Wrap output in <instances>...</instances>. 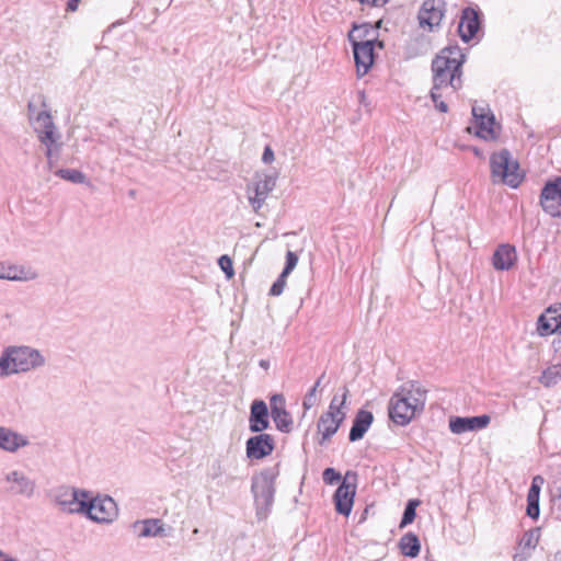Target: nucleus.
Instances as JSON below:
<instances>
[{
	"label": "nucleus",
	"instance_id": "obj_17",
	"mask_svg": "<svg viewBox=\"0 0 561 561\" xmlns=\"http://www.w3.org/2000/svg\"><path fill=\"white\" fill-rule=\"evenodd\" d=\"M271 416L278 431L289 433L293 428V419L285 407L283 394L275 393L270 399Z\"/></svg>",
	"mask_w": 561,
	"mask_h": 561
},
{
	"label": "nucleus",
	"instance_id": "obj_12",
	"mask_svg": "<svg viewBox=\"0 0 561 561\" xmlns=\"http://www.w3.org/2000/svg\"><path fill=\"white\" fill-rule=\"evenodd\" d=\"M539 204L551 217H561V176L545 183L541 188Z\"/></svg>",
	"mask_w": 561,
	"mask_h": 561
},
{
	"label": "nucleus",
	"instance_id": "obj_8",
	"mask_svg": "<svg viewBox=\"0 0 561 561\" xmlns=\"http://www.w3.org/2000/svg\"><path fill=\"white\" fill-rule=\"evenodd\" d=\"M89 491L60 485L53 490V500L59 508L68 514H81Z\"/></svg>",
	"mask_w": 561,
	"mask_h": 561
},
{
	"label": "nucleus",
	"instance_id": "obj_3",
	"mask_svg": "<svg viewBox=\"0 0 561 561\" xmlns=\"http://www.w3.org/2000/svg\"><path fill=\"white\" fill-rule=\"evenodd\" d=\"M425 402L426 391L417 382H405L390 399L389 416L396 424L404 426L423 411Z\"/></svg>",
	"mask_w": 561,
	"mask_h": 561
},
{
	"label": "nucleus",
	"instance_id": "obj_27",
	"mask_svg": "<svg viewBox=\"0 0 561 561\" xmlns=\"http://www.w3.org/2000/svg\"><path fill=\"white\" fill-rule=\"evenodd\" d=\"M543 482V479L539 476L535 477L531 481V485L528 490L527 494V510L526 513L531 518H538L540 510H539V495H540V484Z\"/></svg>",
	"mask_w": 561,
	"mask_h": 561
},
{
	"label": "nucleus",
	"instance_id": "obj_35",
	"mask_svg": "<svg viewBox=\"0 0 561 561\" xmlns=\"http://www.w3.org/2000/svg\"><path fill=\"white\" fill-rule=\"evenodd\" d=\"M218 264L222 272L226 274L227 278H231L234 274L232 261L228 255H221L218 260Z\"/></svg>",
	"mask_w": 561,
	"mask_h": 561
},
{
	"label": "nucleus",
	"instance_id": "obj_14",
	"mask_svg": "<svg viewBox=\"0 0 561 561\" xmlns=\"http://www.w3.org/2000/svg\"><path fill=\"white\" fill-rule=\"evenodd\" d=\"M446 12L445 0H425L419 11L420 26L428 31L439 26Z\"/></svg>",
	"mask_w": 561,
	"mask_h": 561
},
{
	"label": "nucleus",
	"instance_id": "obj_4",
	"mask_svg": "<svg viewBox=\"0 0 561 561\" xmlns=\"http://www.w3.org/2000/svg\"><path fill=\"white\" fill-rule=\"evenodd\" d=\"M491 176L494 183L517 188L524 180L519 163L507 149L494 152L490 157Z\"/></svg>",
	"mask_w": 561,
	"mask_h": 561
},
{
	"label": "nucleus",
	"instance_id": "obj_1",
	"mask_svg": "<svg viewBox=\"0 0 561 561\" xmlns=\"http://www.w3.org/2000/svg\"><path fill=\"white\" fill-rule=\"evenodd\" d=\"M466 56L458 46L443 48L432 61L433 87L431 98L433 102L443 98L444 90L451 93L462 85V65Z\"/></svg>",
	"mask_w": 561,
	"mask_h": 561
},
{
	"label": "nucleus",
	"instance_id": "obj_48",
	"mask_svg": "<svg viewBox=\"0 0 561 561\" xmlns=\"http://www.w3.org/2000/svg\"><path fill=\"white\" fill-rule=\"evenodd\" d=\"M260 366H261L262 368H264V369H267V368H268V366H270V363H268L267 360H265V359H261V360H260Z\"/></svg>",
	"mask_w": 561,
	"mask_h": 561
},
{
	"label": "nucleus",
	"instance_id": "obj_30",
	"mask_svg": "<svg viewBox=\"0 0 561 561\" xmlns=\"http://www.w3.org/2000/svg\"><path fill=\"white\" fill-rule=\"evenodd\" d=\"M561 380V365H552L545 369L539 378V381L545 387H552Z\"/></svg>",
	"mask_w": 561,
	"mask_h": 561
},
{
	"label": "nucleus",
	"instance_id": "obj_5",
	"mask_svg": "<svg viewBox=\"0 0 561 561\" xmlns=\"http://www.w3.org/2000/svg\"><path fill=\"white\" fill-rule=\"evenodd\" d=\"M276 473L272 469L261 471L252 478V493L259 518H265L274 502Z\"/></svg>",
	"mask_w": 561,
	"mask_h": 561
},
{
	"label": "nucleus",
	"instance_id": "obj_10",
	"mask_svg": "<svg viewBox=\"0 0 561 561\" xmlns=\"http://www.w3.org/2000/svg\"><path fill=\"white\" fill-rule=\"evenodd\" d=\"M27 110L30 123L41 142H51L53 138H60L48 111H36L32 103L28 104Z\"/></svg>",
	"mask_w": 561,
	"mask_h": 561
},
{
	"label": "nucleus",
	"instance_id": "obj_11",
	"mask_svg": "<svg viewBox=\"0 0 561 561\" xmlns=\"http://www.w3.org/2000/svg\"><path fill=\"white\" fill-rule=\"evenodd\" d=\"M356 478L355 472L347 471L333 495L335 510L341 515L348 516L352 512L356 493Z\"/></svg>",
	"mask_w": 561,
	"mask_h": 561
},
{
	"label": "nucleus",
	"instance_id": "obj_34",
	"mask_svg": "<svg viewBox=\"0 0 561 561\" xmlns=\"http://www.w3.org/2000/svg\"><path fill=\"white\" fill-rule=\"evenodd\" d=\"M298 263V255L293 251L286 253V265L283 270V276H288Z\"/></svg>",
	"mask_w": 561,
	"mask_h": 561
},
{
	"label": "nucleus",
	"instance_id": "obj_13",
	"mask_svg": "<svg viewBox=\"0 0 561 561\" xmlns=\"http://www.w3.org/2000/svg\"><path fill=\"white\" fill-rule=\"evenodd\" d=\"M472 116L473 119L467 130L484 140L493 139L495 137L493 129L494 116L489 112L486 113L484 107L478 105L472 106Z\"/></svg>",
	"mask_w": 561,
	"mask_h": 561
},
{
	"label": "nucleus",
	"instance_id": "obj_25",
	"mask_svg": "<svg viewBox=\"0 0 561 561\" xmlns=\"http://www.w3.org/2000/svg\"><path fill=\"white\" fill-rule=\"evenodd\" d=\"M517 260L516 250L511 244H501L492 256L493 267L497 271H508Z\"/></svg>",
	"mask_w": 561,
	"mask_h": 561
},
{
	"label": "nucleus",
	"instance_id": "obj_9",
	"mask_svg": "<svg viewBox=\"0 0 561 561\" xmlns=\"http://www.w3.org/2000/svg\"><path fill=\"white\" fill-rule=\"evenodd\" d=\"M2 482L5 492L13 496L31 499L36 492V481L19 469L5 472Z\"/></svg>",
	"mask_w": 561,
	"mask_h": 561
},
{
	"label": "nucleus",
	"instance_id": "obj_7",
	"mask_svg": "<svg viewBox=\"0 0 561 561\" xmlns=\"http://www.w3.org/2000/svg\"><path fill=\"white\" fill-rule=\"evenodd\" d=\"M81 514L95 523L110 524L117 517L118 508L111 496L92 497L89 492V497H85Z\"/></svg>",
	"mask_w": 561,
	"mask_h": 561
},
{
	"label": "nucleus",
	"instance_id": "obj_42",
	"mask_svg": "<svg viewBox=\"0 0 561 561\" xmlns=\"http://www.w3.org/2000/svg\"><path fill=\"white\" fill-rule=\"evenodd\" d=\"M551 503L552 510L558 514V517L561 518V493L553 495Z\"/></svg>",
	"mask_w": 561,
	"mask_h": 561
},
{
	"label": "nucleus",
	"instance_id": "obj_18",
	"mask_svg": "<svg viewBox=\"0 0 561 561\" xmlns=\"http://www.w3.org/2000/svg\"><path fill=\"white\" fill-rule=\"evenodd\" d=\"M274 438L270 434H263L250 437L245 443L247 457L250 459H262L271 455L274 450Z\"/></svg>",
	"mask_w": 561,
	"mask_h": 561
},
{
	"label": "nucleus",
	"instance_id": "obj_16",
	"mask_svg": "<svg viewBox=\"0 0 561 561\" xmlns=\"http://www.w3.org/2000/svg\"><path fill=\"white\" fill-rule=\"evenodd\" d=\"M491 422V417L486 414L477 416H451L449 419V430L454 434H463L485 428Z\"/></svg>",
	"mask_w": 561,
	"mask_h": 561
},
{
	"label": "nucleus",
	"instance_id": "obj_6",
	"mask_svg": "<svg viewBox=\"0 0 561 561\" xmlns=\"http://www.w3.org/2000/svg\"><path fill=\"white\" fill-rule=\"evenodd\" d=\"M364 27H353L348 33V41L353 47L354 60L358 77L365 76L374 64L375 39H363L359 33Z\"/></svg>",
	"mask_w": 561,
	"mask_h": 561
},
{
	"label": "nucleus",
	"instance_id": "obj_41",
	"mask_svg": "<svg viewBox=\"0 0 561 561\" xmlns=\"http://www.w3.org/2000/svg\"><path fill=\"white\" fill-rule=\"evenodd\" d=\"M274 159H275L274 151L272 150V148L270 146H266L264 148V151L262 154V161L266 164H270L274 161Z\"/></svg>",
	"mask_w": 561,
	"mask_h": 561
},
{
	"label": "nucleus",
	"instance_id": "obj_36",
	"mask_svg": "<svg viewBox=\"0 0 561 561\" xmlns=\"http://www.w3.org/2000/svg\"><path fill=\"white\" fill-rule=\"evenodd\" d=\"M323 481L327 484H335L341 480V474L334 468H327L322 473Z\"/></svg>",
	"mask_w": 561,
	"mask_h": 561
},
{
	"label": "nucleus",
	"instance_id": "obj_21",
	"mask_svg": "<svg viewBox=\"0 0 561 561\" xmlns=\"http://www.w3.org/2000/svg\"><path fill=\"white\" fill-rule=\"evenodd\" d=\"M480 25L479 11L470 7L463 9L458 25L460 38L468 43L477 35Z\"/></svg>",
	"mask_w": 561,
	"mask_h": 561
},
{
	"label": "nucleus",
	"instance_id": "obj_2",
	"mask_svg": "<svg viewBox=\"0 0 561 561\" xmlns=\"http://www.w3.org/2000/svg\"><path fill=\"white\" fill-rule=\"evenodd\" d=\"M46 355L31 345H9L0 354V378L24 375L43 369Z\"/></svg>",
	"mask_w": 561,
	"mask_h": 561
},
{
	"label": "nucleus",
	"instance_id": "obj_38",
	"mask_svg": "<svg viewBox=\"0 0 561 561\" xmlns=\"http://www.w3.org/2000/svg\"><path fill=\"white\" fill-rule=\"evenodd\" d=\"M317 401H318L317 389H316V387H312L308 391V393L305 396L304 401H302V407L306 411L310 410L312 407L316 405Z\"/></svg>",
	"mask_w": 561,
	"mask_h": 561
},
{
	"label": "nucleus",
	"instance_id": "obj_40",
	"mask_svg": "<svg viewBox=\"0 0 561 561\" xmlns=\"http://www.w3.org/2000/svg\"><path fill=\"white\" fill-rule=\"evenodd\" d=\"M538 539L534 537L531 533H526L522 539V543L525 547L535 548L537 545Z\"/></svg>",
	"mask_w": 561,
	"mask_h": 561
},
{
	"label": "nucleus",
	"instance_id": "obj_24",
	"mask_svg": "<svg viewBox=\"0 0 561 561\" xmlns=\"http://www.w3.org/2000/svg\"><path fill=\"white\" fill-rule=\"evenodd\" d=\"M133 529L138 534V537L140 538L168 536V533L164 528V524L159 518L136 520L133 524Z\"/></svg>",
	"mask_w": 561,
	"mask_h": 561
},
{
	"label": "nucleus",
	"instance_id": "obj_22",
	"mask_svg": "<svg viewBox=\"0 0 561 561\" xmlns=\"http://www.w3.org/2000/svg\"><path fill=\"white\" fill-rule=\"evenodd\" d=\"M270 426L268 408L263 400H254L250 409L249 428L253 433H261Z\"/></svg>",
	"mask_w": 561,
	"mask_h": 561
},
{
	"label": "nucleus",
	"instance_id": "obj_19",
	"mask_svg": "<svg viewBox=\"0 0 561 561\" xmlns=\"http://www.w3.org/2000/svg\"><path fill=\"white\" fill-rule=\"evenodd\" d=\"M537 332L540 336L554 333L561 334V304L549 307L537 321Z\"/></svg>",
	"mask_w": 561,
	"mask_h": 561
},
{
	"label": "nucleus",
	"instance_id": "obj_29",
	"mask_svg": "<svg viewBox=\"0 0 561 561\" xmlns=\"http://www.w3.org/2000/svg\"><path fill=\"white\" fill-rule=\"evenodd\" d=\"M401 553L409 558H415L421 549L420 540L413 533H408L399 541Z\"/></svg>",
	"mask_w": 561,
	"mask_h": 561
},
{
	"label": "nucleus",
	"instance_id": "obj_50",
	"mask_svg": "<svg viewBox=\"0 0 561 561\" xmlns=\"http://www.w3.org/2000/svg\"><path fill=\"white\" fill-rule=\"evenodd\" d=\"M55 162H56V159H51V161L47 160V164H48L49 170H51L54 168Z\"/></svg>",
	"mask_w": 561,
	"mask_h": 561
},
{
	"label": "nucleus",
	"instance_id": "obj_39",
	"mask_svg": "<svg viewBox=\"0 0 561 561\" xmlns=\"http://www.w3.org/2000/svg\"><path fill=\"white\" fill-rule=\"evenodd\" d=\"M347 394H348V390L346 388H343V393H342L341 398L337 397V396H334L332 398L330 404L333 405V407H337L339 409L342 410L343 405L346 402Z\"/></svg>",
	"mask_w": 561,
	"mask_h": 561
},
{
	"label": "nucleus",
	"instance_id": "obj_43",
	"mask_svg": "<svg viewBox=\"0 0 561 561\" xmlns=\"http://www.w3.org/2000/svg\"><path fill=\"white\" fill-rule=\"evenodd\" d=\"M324 414H331L335 419H339V415L341 416V420L345 419V412H343L337 407L329 405V410Z\"/></svg>",
	"mask_w": 561,
	"mask_h": 561
},
{
	"label": "nucleus",
	"instance_id": "obj_23",
	"mask_svg": "<svg viewBox=\"0 0 561 561\" xmlns=\"http://www.w3.org/2000/svg\"><path fill=\"white\" fill-rule=\"evenodd\" d=\"M27 445H30V440L26 436L10 427L0 426V449L14 454Z\"/></svg>",
	"mask_w": 561,
	"mask_h": 561
},
{
	"label": "nucleus",
	"instance_id": "obj_47",
	"mask_svg": "<svg viewBox=\"0 0 561 561\" xmlns=\"http://www.w3.org/2000/svg\"><path fill=\"white\" fill-rule=\"evenodd\" d=\"M8 560L16 561L14 558L8 556L2 550H0V561H8Z\"/></svg>",
	"mask_w": 561,
	"mask_h": 561
},
{
	"label": "nucleus",
	"instance_id": "obj_49",
	"mask_svg": "<svg viewBox=\"0 0 561 561\" xmlns=\"http://www.w3.org/2000/svg\"><path fill=\"white\" fill-rule=\"evenodd\" d=\"M323 378H324V374H322V375L318 378V380L316 381V383L313 385V387H316V389H318V387H320L321 381H322V379H323Z\"/></svg>",
	"mask_w": 561,
	"mask_h": 561
},
{
	"label": "nucleus",
	"instance_id": "obj_20",
	"mask_svg": "<svg viewBox=\"0 0 561 561\" xmlns=\"http://www.w3.org/2000/svg\"><path fill=\"white\" fill-rule=\"evenodd\" d=\"M38 277L35 270L30 266L0 262V279L12 282H30Z\"/></svg>",
	"mask_w": 561,
	"mask_h": 561
},
{
	"label": "nucleus",
	"instance_id": "obj_51",
	"mask_svg": "<svg viewBox=\"0 0 561 561\" xmlns=\"http://www.w3.org/2000/svg\"><path fill=\"white\" fill-rule=\"evenodd\" d=\"M193 534H198V529H197V528H195V529L193 530Z\"/></svg>",
	"mask_w": 561,
	"mask_h": 561
},
{
	"label": "nucleus",
	"instance_id": "obj_31",
	"mask_svg": "<svg viewBox=\"0 0 561 561\" xmlns=\"http://www.w3.org/2000/svg\"><path fill=\"white\" fill-rule=\"evenodd\" d=\"M56 175L72 183H83L85 179L84 174L76 169H59Z\"/></svg>",
	"mask_w": 561,
	"mask_h": 561
},
{
	"label": "nucleus",
	"instance_id": "obj_32",
	"mask_svg": "<svg viewBox=\"0 0 561 561\" xmlns=\"http://www.w3.org/2000/svg\"><path fill=\"white\" fill-rule=\"evenodd\" d=\"M419 505L417 500H410L404 508L402 519L400 522V527L403 528L411 524L416 516V506Z\"/></svg>",
	"mask_w": 561,
	"mask_h": 561
},
{
	"label": "nucleus",
	"instance_id": "obj_28",
	"mask_svg": "<svg viewBox=\"0 0 561 561\" xmlns=\"http://www.w3.org/2000/svg\"><path fill=\"white\" fill-rule=\"evenodd\" d=\"M343 420H341V416L339 415V419H335L331 414H322L318 421V432L321 434L322 439L321 444L324 440L330 439L339 430L341 423Z\"/></svg>",
	"mask_w": 561,
	"mask_h": 561
},
{
	"label": "nucleus",
	"instance_id": "obj_44",
	"mask_svg": "<svg viewBox=\"0 0 561 561\" xmlns=\"http://www.w3.org/2000/svg\"><path fill=\"white\" fill-rule=\"evenodd\" d=\"M81 0H68L66 4L67 12H76L79 8V2Z\"/></svg>",
	"mask_w": 561,
	"mask_h": 561
},
{
	"label": "nucleus",
	"instance_id": "obj_26",
	"mask_svg": "<svg viewBox=\"0 0 561 561\" xmlns=\"http://www.w3.org/2000/svg\"><path fill=\"white\" fill-rule=\"evenodd\" d=\"M374 421L373 413L367 410H359L353 421L348 439L356 442L365 435Z\"/></svg>",
	"mask_w": 561,
	"mask_h": 561
},
{
	"label": "nucleus",
	"instance_id": "obj_45",
	"mask_svg": "<svg viewBox=\"0 0 561 561\" xmlns=\"http://www.w3.org/2000/svg\"><path fill=\"white\" fill-rule=\"evenodd\" d=\"M353 27H365L359 33L363 35V39L362 41H366L365 38H366V36L368 35V33L370 31V25L369 24H362V25L354 24Z\"/></svg>",
	"mask_w": 561,
	"mask_h": 561
},
{
	"label": "nucleus",
	"instance_id": "obj_37",
	"mask_svg": "<svg viewBox=\"0 0 561 561\" xmlns=\"http://www.w3.org/2000/svg\"><path fill=\"white\" fill-rule=\"evenodd\" d=\"M286 278L287 276H283V272L278 276V278L273 283L270 295L271 296H279L284 291L285 285H286Z\"/></svg>",
	"mask_w": 561,
	"mask_h": 561
},
{
	"label": "nucleus",
	"instance_id": "obj_15",
	"mask_svg": "<svg viewBox=\"0 0 561 561\" xmlns=\"http://www.w3.org/2000/svg\"><path fill=\"white\" fill-rule=\"evenodd\" d=\"M276 180L277 174L257 173L255 175V182L253 183L254 194L249 195V203L255 213L262 208L268 194L274 190Z\"/></svg>",
	"mask_w": 561,
	"mask_h": 561
},
{
	"label": "nucleus",
	"instance_id": "obj_46",
	"mask_svg": "<svg viewBox=\"0 0 561 561\" xmlns=\"http://www.w3.org/2000/svg\"><path fill=\"white\" fill-rule=\"evenodd\" d=\"M438 99L435 103V106L438 111L446 113L448 111V105L444 101H439Z\"/></svg>",
	"mask_w": 561,
	"mask_h": 561
},
{
	"label": "nucleus",
	"instance_id": "obj_33",
	"mask_svg": "<svg viewBox=\"0 0 561 561\" xmlns=\"http://www.w3.org/2000/svg\"><path fill=\"white\" fill-rule=\"evenodd\" d=\"M59 138H53L51 142H41L46 147L45 156L47 160L56 159V156L60 149V145L58 144Z\"/></svg>",
	"mask_w": 561,
	"mask_h": 561
}]
</instances>
